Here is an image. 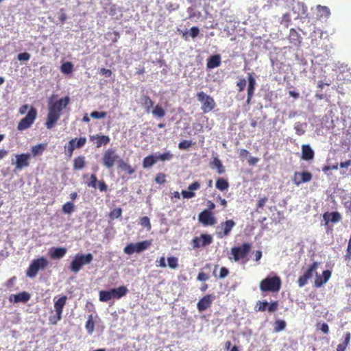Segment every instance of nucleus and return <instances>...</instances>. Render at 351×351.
<instances>
[{"label":"nucleus","instance_id":"obj_36","mask_svg":"<svg viewBox=\"0 0 351 351\" xmlns=\"http://www.w3.org/2000/svg\"><path fill=\"white\" fill-rule=\"evenodd\" d=\"M157 161L156 157L150 155L144 158L143 161V167L144 168H149L152 167Z\"/></svg>","mask_w":351,"mask_h":351},{"label":"nucleus","instance_id":"obj_52","mask_svg":"<svg viewBox=\"0 0 351 351\" xmlns=\"http://www.w3.org/2000/svg\"><path fill=\"white\" fill-rule=\"evenodd\" d=\"M107 113L106 112L93 111L90 113V117L94 119H103L106 117Z\"/></svg>","mask_w":351,"mask_h":351},{"label":"nucleus","instance_id":"obj_35","mask_svg":"<svg viewBox=\"0 0 351 351\" xmlns=\"http://www.w3.org/2000/svg\"><path fill=\"white\" fill-rule=\"evenodd\" d=\"M46 147V144L42 143L32 146L31 148L32 153L34 156L40 155L45 150Z\"/></svg>","mask_w":351,"mask_h":351},{"label":"nucleus","instance_id":"obj_29","mask_svg":"<svg viewBox=\"0 0 351 351\" xmlns=\"http://www.w3.org/2000/svg\"><path fill=\"white\" fill-rule=\"evenodd\" d=\"M117 167L121 171H125L128 175H132L135 172V169L131 165L125 162L123 159H119Z\"/></svg>","mask_w":351,"mask_h":351},{"label":"nucleus","instance_id":"obj_24","mask_svg":"<svg viewBox=\"0 0 351 351\" xmlns=\"http://www.w3.org/2000/svg\"><path fill=\"white\" fill-rule=\"evenodd\" d=\"M199 188V182L195 181L188 186L189 191L183 190L181 194L184 198L190 199L195 196V193L193 192V191L198 190Z\"/></svg>","mask_w":351,"mask_h":351},{"label":"nucleus","instance_id":"obj_26","mask_svg":"<svg viewBox=\"0 0 351 351\" xmlns=\"http://www.w3.org/2000/svg\"><path fill=\"white\" fill-rule=\"evenodd\" d=\"M314 158V152L309 145L302 146V158L305 160H310Z\"/></svg>","mask_w":351,"mask_h":351},{"label":"nucleus","instance_id":"obj_62","mask_svg":"<svg viewBox=\"0 0 351 351\" xmlns=\"http://www.w3.org/2000/svg\"><path fill=\"white\" fill-rule=\"evenodd\" d=\"M267 199H268L267 197H264L260 199L257 202V208H263L265 206V203L267 202Z\"/></svg>","mask_w":351,"mask_h":351},{"label":"nucleus","instance_id":"obj_16","mask_svg":"<svg viewBox=\"0 0 351 351\" xmlns=\"http://www.w3.org/2000/svg\"><path fill=\"white\" fill-rule=\"evenodd\" d=\"M312 173L308 171H296L294 173L292 180L295 185L299 186L302 183L310 182L312 180Z\"/></svg>","mask_w":351,"mask_h":351},{"label":"nucleus","instance_id":"obj_54","mask_svg":"<svg viewBox=\"0 0 351 351\" xmlns=\"http://www.w3.org/2000/svg\"><path fill=\"white\" fill-rule=\"evenodd\" d=\"M245 86H246V80L244 78H241L239 80V81L237 82V86L238 88L239 92L243 91Z\"/></svg>","mask_w":351,"mask_h":351},{"label":"nucleus","instance_id":"obj_34","mask_svg":"<svg viewBox=\"0 0 351 351\" xmlns=\"http://www.w3.org/2000/svg\"><path fill=\"white\" fill-rule=\"evenodd\" d=\"M215 186L219 191H223L228 189L229 183L227 180H226L223 178H219L217 179V180H216Z\"/></svg>","mask_w":351,"mask_h":351},{"label":"nucleus","instance_id":"obj_43","mask_svg":"<svg viewBox=\"0 0 351 351\" xmlns=\"http://www.w3.org/2000/svg\"><path fill=\"white\" fill-rule=\"evenodd\" d=\"M193 145V143L191 141L183 140L180 141L178 144V148L181 150L188 149Z\"/></svg>","mask_w":351,"mask_h":351},{"label":"nucleus","instance_id":"obj_27","mask_svg":"<svg viewBox=\"0 0 351 351\" xmlns=\"http://www.w3.org/2000/svg\"><path fill=\"white\" fill-rule=\"evenodd\" d=\"M13 297V301L15 303L18 302H27L30 299V295L27 292L23 291L20 292L18 294L12 295L10 296V300H12V298Z\"/></svg>","mask_w":351,"mask_h":351},{"label":"nucleus","instance_id":"obj_46","mask_svg":"<svg viewBox=\"0 0 351 351\" xmlns=\"http://www.w3.org/2000/svg\"><path fill=\"white\" fill-rule=\"evenodd\" d=\"M168 265L171 269H176L178 266V258L171 256L167 258Z\"/></svg>","mask_w":351,"mask_h":351},{"label":"nucleus","instance_id":"obj_18","mask_svg":"<svg viewBox=\"0 0 351 351\" xmlns=\"http://www.w3.org/2000/svg\"><path fill=\"white\" fill-rule=\"evenodd\" d=\"M323 221L324 222V226H328L330 222L336 223L339 222L341 219V215L337 212H326L323 214Z\"/></svg>","mask_w":351,"mask_h":351},{"label":"nucleus","instance_id":"obj_63","mask_svg":"<svg viewBox=\"0 0 351 351\" xmlns=\"http://www.w3.org/2000/svg\"><path fill=\"white\" fill-rule=\"evenodd\" d=\"M350 338H351L350 332H346L344 335V341L342 343H343L345 346H346L348 347V346L350 344Z\"/></svg>","mask_w":351,"mask_h":351},{"label":"nucleus","instance_id":"obj_4","mask_svg":"<svg viewBox=\"0 0 351 351\" xmlns=\"http://www.w3.org/2000/svg\"><path fill=\"white\" fill-rule=\"evenodd\" d=\"M128 289L125 286H121L110 290H102L99 291V298L101 302H108L111 299H119L125 296Z\"/></svg>","mask_w":351,"mask_h":351},{"label":"nucleus","instance_id":"obj_21","mask_svg":"<svg viewBox=\"0 0 351 351\" xmlns=\"http://www.w3.org/2000/svg\"><path fill=\"white\" fill-rule=\"evenodd\" d=\"M316 274V278L314 281L313 286L316 288L321 287L324 284L326 283L331 276V271L330 270H324L322 272V277L320 275Z\"/></svg>","mask_w":351,"mask_h":351},{"label":"nucleus","instance_id":"obj_15","mask_svg":"<svg viewBox=\"0 0 351 351\" xmlns=\"http://www.w3.org/2000/svg\"><path fill=\"white\" fill-rule=\"evenodd\" d=\"M66 296L64 295L55 302L54 308L57 316L56 320H54V316L50 317V322L52 324H56L58 321L61 319L63 308L66 304Z\"/></svg>","mask_w":351,"mask_h":351},{"label":"nucleus","instance_id":"obj_5","mask_svg":"<svg viewBox=\"0 0 351 351\" xmlns=\"http://www.w3.org/2000/svg\"><path fill=\"white\" fill-rule=\"evenodd\" d=\"M93 259V256L90 253L77 254L72 260L69 268L73 273H77L82 267L90 263Z\"/></svg>","mask_w":351,"mask_h":351},{"label":"nucleus","instance_id":"obj_28","mask_svg":"<svg viewBox=\"0 0 351 351\" xmlns=\"http://www.w3.org/2000/svg\"><path fill=\"white\" fill-rule=\"evenodd\" d=\"M289 42L295 46H299L301 43V37L298 32L293 28H291L289 35Z\"/></svg>","mask_w":351,"mask_h":351},{"label":"nucleus","instance_id":"obj_7","mask_svg":"<svg viewBox=\"0 0 351 351\" xmlns=\"http://www.w3.org/2000/svg\"><path fill=\"white\" fill-rule=\"evenodd\" d=\"M252 245L249 243H244L240 246L233 247L231 248V254L232 255V259L235 261H239L245 258L250 252ZM232 259L231 257H229Z\"/></svg>","mask_w":351,"mask_h":351},{"label":"nucleus","instance_id":"obj_57","mask_svg":"<svg viewBox=\"0 0 351 351\" xmlns=\"http://www.w3.org/2000/svg\"><path fill=\"white\" fill-rule=\"evenodd\" d=\"M155 181L158 184H163L165 182V175L162 173H159L155 178Z\"/></svg>","mask_w":351,"mask_h":351},{"label":"nucleus","instance_id":"obj_14","mask_svg":"<svg viewBox=\"0 0 351 351\" xmlns=\"http://www.w3.org/2000/svg\"><path fill=\"white\" fill-rule=\"evenodd\" d=\"M235 226V222L232 219L226 220L220 224L216 234L219 238L227 237L230 233L232 229Z\"/></svg>","mask_w":351,"mask_h":351},{"label":"nucleus","instance_id":"obj_49","mask_svg":"<svg viewBox=\"0 0 351 351\" xmlns=\"http://www.w3.org/2000/svg\"><path fill=\"white\" fill-rule=\"evenodd\" d=\"M140 224L147 228L148 230H150L151 229V223H150V221H149V219L148 217H143L142 218H141L140 219Z\"/></svg>","mask_w":351,"mask_h":351},{"label":"nucleus","instance_id":"obj_2","mask_svg":"<svg viewBox=\"0 0 351 351\" xmlns=\"http://www.w3.org/2000/svg\"><path fill=\"white\" fill-rule=\"evenodd\" d=\"M281 285L282 281L278 276H268L260 282L259 288L263 292L277 293L280 290Z\"/></svg>","mask_w":351,"mask_h":351},{"label":"nucleus","instance_id":"obj_8","mask_svg":"<svg viewBox=\"0 0 351 351\" xmlns=\"http://www.w3.org/2000/svg\"><path fill=\"white\" fill-rule=\"evenodd\" d=\"M119 156L114 149H108L103 154L102 164L108 169H112L115 164L118 165Z\"/></svg>","mask_w":351,"mask_h":351},{"label":"nucleus","instance_id":"obj_10","mask_svg":"<svg viewBox=\"0 0 351 351\" xmlns=\"http://www.w3.org/2000/svg\"><path fill=\"white\" fill-rule=\"evenodd\" d=\"M319 265V263L318 262L314 261L304 271V273L299 277L298 283L300 287H303L308 283V280L312 278L313 274L317 273V269Z\"/></svg>","mask_w":351,"mask_h":351},{"label":"nucleus","instance_id":"obj_22","mask_svg":"<svg viewBox=\"0 0 351 351\" xmlns=\"http://www.w3.org/2000/svg\"><path fill=\"white\" fill-rule=\"evenodd\" d=\"M66 254L65 247H51L48 252L49 256L51 259H60L64 257Z\"/></svg>","mask_w":351,"mask_h":351},{"label":"nucleus","instance_id":"obj_19","mask_svg":"<svg viewBox=\"0 0 351 351\" xmlns=\"http://www.w3.org/2000/svg\"><path fill=\"white\" fill-rule=\"evenodd\" d=\"M215 296L207 294L202 298L197 304V308L199 312H202L208 309L212 304Z\"/></svg>","mask_w":351,"mask_h":351},{"label":"nucleus","instance_id":"obj_6","mask_svg":"<svg viewBox=\"0 0 351 351\" xmlns=\"http://www.w3.org/2000/svg\"><path fill=\"white\" fill-rule=\"evenodd\" d=\"M196 96L197 100L201 103V109L204 113H208L216 107L214 99L204 92H198Z\"/></svg>","mask_w":351,"mask_h":351},{"label":"nucleus","instance_id":"obj_64","mask_svg":"<svg viewBox=\"0 0 351 351\" xmlns=\"http://www.w3.org/2000/svg\"><path fill=\"white\" fill-rule=\"evenodd\" d=\"M99 73L104 75H105L106 77H110L112 75V71L110 69H105V68H101L100 69V71Z\"/></svg>","mask_w":351,"mask_h":351},{"label":"nucleus","instance_id":"obj_3","mask_svg":"<svg viewBox=\"0 0 351 351\" xmlns=\"http://www.w3.org/2000/svg\"><path fill=\"white\" fill-rule=\"evenodd\" d=\"M49 265V261L44 256H40L32 261L26 270V276L30 278H35L39 271L45 270Z\"/></svg>","mask_w":351,"mask_h":351},{"label":"nucleus","instance_id":"obj_31","mask_svg":"<svg viewBox=\"0 0 351 351\" xmlns=\"http://www.w3.org/2000/svg\"><path fill=\"white\" fill-rule=\"evenodd\" d=\"M152 244V240H145L141 242L135 243L136 245V252L140 253L147 249H148Z\"/></svg>","mask_w":351,"mask_h":351},{"label":"nucleus","instance_id":"obj_12","mask_svg":"<svg viewBox=\"0 0 351 351\" xmlns=\"http://www.w3.org/2000/svg\"><path fill=\"white\" fill-rule=\"evenodd\" d=\"M31 154L29 153L16 154V160L14 162L12 160V164L15 165V168L17 170H21L29 165V159Z\"/></svg>","mask_w":351,"mask_h":351},{"label":"nucleus","instance_id":"obj_40","mask_svg":"<svg viewBox=\"0 0 351 351\" xmlns=\"http://www.w3.org/2000/svg\"><path fill=\"white\" fill-rule=\"evenodd\" d=\"M317 10L322 17L328 18L330 14V10L326 6H322L319 5L317 6Z\"/></svg>","mask_w":351,"mask_h":351},{"label":"nucleus","instance_id":"obj_55","mask_svg":"<svg viewBox=\"0 0 351 351\" xmlns=\"http://www.w3.org/2000/svg\"><path fill=\"white\" fill-rule=\"evenodd\" d=\"M17 58L19 61H28L30 59V54L27 52H23L18 54Z\"/></svg>","mask_w":351,"mask_h":351},{"label":"nucleus","instance_id":"obj_61","mask_svg":"<svg viewBox=\"0 0 351 351\" xmlns=\"http://www.w3.org/2000/svg\"><path fill=\"white\" fill-rule=\"evenodd\" d=\"M228 274H229V271H228V269L226 267H223L221 268L220 272H219V278H224Z\"/></svg>","mask_w":351,"mask_h":351},{"label":"nucleus","instance_id":"obj_13","mask_svg":"<svg viewBox=\"0 0 351 351\" xmlns=\"http://www.w3.org/2000/svg\"><path fill=\"white\" fill-rule=\"evenodd\" d=\"M213 242V237L208 234H202L200 237H195L193 239L191 243L193 248H199L209 245Z\"/></svg>","mask_w":351,"mask_h":351},{"label":"nucleus","instance_id":"obj_48","mask_svg":"<svg viewBox=\"0 0 351 351\" xmlns=\"http://www.w3.org/2000/svg\"><path fill=\"white\" fill-rule=\"evenodd\" d=\"M76 141V138H72L71 140H70L69 141V144H68V146H67V155L69 156H71L72 154H73V152L74 151V149H75V147H74V143H75Z\"/></svg>","mask_w":351,"mask_h":351},{"label":"nucleus","instance_id":"obj_33","mask_svg":"<svg viewBox=\"0 0 351 351\" xmlns=\"http://www.w3.org/2000/svg\"><path fill=\"white\" fill-rule=\"evenodd\" d=\"M212 168H216L219 174H223L225 172V167L221 161L218 158H215L210 163Z\"/></svg>","mask_w":351,"mask_h":351},{"label":"nucleus","instance_id":"obj_60","mask_svg":"<svg viewBox=\"0 0 351 351\" xmlns=\"http://www.w3.org/2000/svg\"><path fill=\"white\" fill-rule=\"evenodd\" d=\"M199 29L197 27H193L190 29V35L192 38H195L198 36Z\"/></svg>","mask_w":351,"mask_h":351},{"label":"nucleus","instance_id":"obj_30","mask_svg":"<svg viewBox=\"0 0 351 351\" xmlns=\"http://www.w3.org/2000/svg\"><path fill=\"white\" fill-rule=\"evenodd\" d=\"M141 101L142 106L147 112H149V110L154 107V101L147 95H143L141 98Z\"/></svg>","mask_w":351,"mask_h":351},{"label":"nucleus","instance_id":"obj_1","mask_svg":"<svg viewBox=\"0 0 351 351\" xmlns=\"http://www.w3.org/2000/svg\"><path fill=\"white\" fill-rule=\"evenodd\" d=\"M69 102V97L66 96L49 105V112L45 123L47 129H51L56 124L60 117L61 111L68 106Z\"/></svg>","mask_w":351,"mask_h":351},{"label":"nucleus","instance_id":"obj_51","mask_svg":"<svg viewBox=\"0 0 351 351\" xmlns=\"http://www.w3.org/2000/svg\"><path fill=\"white\" fill-rule=\"evenodd\" d=\"M122 213V210L120 208H115L112 210L110 213V217L111 219H117L119 218Z\"/></svg>","mask_w":351,"mask_h":351},{"label":"nucleus","instance_id":"obj_17","mask_svg":"<svg viewBox=\"0 0 351 351\" xmlns=\"http://www.w3.org/2000/svg\"><path fill=\"white\" fill-rule=\"evenodd\" d=\"M199 221L204 226H213L216 223V219L213 213L208 210H204L199 215Z\"/></svg>","mask_w":351,"mask_h":351},{"label":"nucleus","instance_id":"obj_23","mask_svg":"<svg viewBox=\"0 0 351 351\" xmlns=\"http://www.w3.org/2000/svg\"><path fill=\"white\" fill-rule=\"evenodd\" d=\"M90 140L93 142L95 141L96 147H101L102 145H106L110 143V138L108 136L106 135H93L90 136Z\"/></svg>","mask_w":351,"mask_h":351},{"label":"nucleus","instance_id":"obj_56","mask_svg":"<svg viewBox=\"0 0 351 351\" xmlns=\"http://www.w3.org/2000/svg\"><path fill=\"white\" fill-rule=\"evenodd\" d=\"M267 1V4L263 6V9H269L273 5H278L280 0H265Z\"/></svg>","mask_w":351,"mask_h":351},{"label":"nucleus","instance_id":"obj_42","mask_svg":"<svg viewBox=\"0 0 351 351\" xmlns=\"http://www.w3.org/2000/svg\"><path fill=\"white\" fill-rule=\"evenodd\" d=\"M85 327L89 334L93 333L95 328V323L92 315H90L88 319L86 321Z\"/></svg>","mask_w":351,"mask_h":351},{"label":"nucleus","instance_id":"obj_53","mask_svg":"<svg viewBox=\"0 0 351 351\" xmlns=\"http://www.w3.org/2000/svg\"><path fill=\"white\" fill-rule=\"evenodd\" d=\"M90 181L87 184L88 186L93 187L94 189L97 188V184H98L97 178L95 174H91L90 176Z\"/></svg>","mask_w":351,"mask_h":351},{"label":"nucleus","instance_id":"obj_50","mask_svg":"<svg viewBox=\"0 0 351 351\" xmlns=\"http://www.w3.org/2000/svg\"><path fill=\"white\" fill-rule=\"evenodd\" d=\"M86 137H80L79 138H76V141L74 143V147L75 148H81L86 144Z\"/></svg>","mask_w":351,"mask_h":351},{"label":"nucleus","instance_id":"obj_58","mask_svg":"<svg viewBox=\"0 0 351 351\" xmlns=\"http://www.w3.org/2000/svg\"><path fill=\"white\" fill-rule=\"evenodd\" d=\"M209 276L204 272H199L197 275V280L202 282H205L208 280Z\"/></svg>","mask_w":351,"mask_h":351},{"label":"nucleus","instance_id":"obj_9","mask_svg":"<svg viewBox=\"0 0 351 351\" xmlns=\"http://www.w3.org/2000/svg\"><path fill=\"white\" fill-rule=\"evenodd\" d=\"M36 117L37 110L34 107L32 106L27 115L19 121L17 130L19 131H23L29 128L36 120Z\"/></svg>","mask_w":351,"mask_h":351},{"label":"nucleus","instance_id":"obj_32","mask_svg":"<svg viewBox=\"0 0 351 351\" xmlns=\"http://www.w3.org/2000/svg\"><path fill=\"white\" fill-rule=\"evenodd\" d=\"M86 165L85 157L80 156L73 160V169L75 170L82 169Z\"/></svg>","mask_w":351,"mask_h":351},{"label":"nucleus","instance_id":"obj_25","mask_svg":"<svg viewBox=\"0 0 351 351\" xmlns=\"http://www.w3.org/2000/svg\"><path fill=\"white\" fill-rule=\"evenodd\" d=\"M221 64V56L219 54H215L210 56L207 60L206 68L208 69H213L219 66Z\"/></svg>","mask_w":351,"mask_h":351},{"label":"nucleus","instance_id":"obj_41","mask_svg":"<svg viewBox=\"0 0 351 351\" xmlns=\"http://www.w3.org/2000/svg\"><path fill=\"white\" fill-rule=\"evenodd\" d=\"M152 114L156 117H163L165 115V110L159 105H156L152 110Z\"/></svg>","mask_w":351,"mask_h":351},{"label":"nucleus","instance_id":"obj_38","mask_svg":"<svg viewBox=\"0 0 351 351\" xmlns=\"http://www.w3.org/2000/svg\"><path fill=\"white\" fill-rule=\"evenodd\" d=\"M62 210L65 214H71L75 211V205L73 203L68 202L62 206Z\"/></svg>","mask_w":351,"mask_h":351},{"label":"nucleus","instance_id":"obj_45","mask_svg":"<svg viewBox=\"0 0 351 351\" xmlns=\"http://www.w3.org/2000/svg\"><path fill=\"white\" fill-rule=\"evenodd\" d=\"M135 243H129L123 249L125 254L130 255L136 252Z\"/></svg>","mask_w":351,"mask_h":351},{"label":"nucleus","instance_id":"obj_44","mask_svg":"<svg viewBox=\"0 0 351 351\" xmlns=\"http://www.w3.org/2000/svg\"><path fill=\"white\" fill-rule=\"evenodd\" d=\"M286 327V322L284 320H276L275 322L274 330L280 332L283 330Z\"/></svg>","mask_w":351,"mask_h":351},{"label":"nucleus","instance_id":"obj_11","mask_svg":"<svg viewBox=\"0 0 351 351\" xmlns=\"http://www.w3.org/2000/svg\"><path fill=\"white\" fill-rule=\"evenodd\" d=\"M279 304L278 301H273L269 303L267 301H258L255 305V311L264 312L267 311L269 313H274L278 309Z\"/></svg>","mask_w":351,"mask_h":351},{"label":"nucleus","instance_id":"obj_39","mask_svg":"<svg viewBox=\"0 0 351 351\" xmlns=\"http://www.w3.org/2000/svg\"><path fill=\"white\" fill-rule=\"evenodd\" d=\"M342 204L346 208V213H351V196H343L342 197Z\"/></svg>","mask_w":351,"mask_h":351},{"label":"nucleus","instance_id":"obj_47","mask_svg":"<svg viewBox=\"0 0 351 351\" xmlns=\"http://www.w3.org/2000/svg\"><path fill=\"white\" fill-rule=\"evenodd\" d=\"M173 158V154L170 153V152H167L163 154H159L156 156L157 160H160L162 161L169 160Z\"/></svg>","mask_w":351,"mask_h":351},{"label":"nucleus","instance_id":"obj_20","mask_svg":"<svg viewBox=\"0 0 351 351\" xmlns=\"http://www.w3.org/2000/svg\"><path fill=\"white\" fill-rule=\"evenodd\" d=\"M247 97L246 100L247 104H250L251 103V100L254 95L255 86H256V80L254 77L253 73H248L247 75Z\"/></svg>","mask_w":351,"mask_h":351},{"label":"nucleus","instance_id":"obj_59","mask_svg":"<svg viewBox=\"0 0 351 351\" xmlns=\"http://www.w3.org/2000/svg\"><path fill=\"white\" fill-rule=\"evenodd\" d=\"M98 189L101 192L107 191L108 186L104 180L98 182Z\"/></svg>","mask_w":351,"mask_h":351},{"label":"nucleus","instance_id":"obj_37","mask_svg":"<svg viewBox=\"0 0 351 351\" xmlns=\"http://www.w3.org/2000/svg\"><path fill=\"white\" fill-rule=\"evenodd\" d=\"M60 70L64 74L71 73L73 70V65L70 62H64L61 65Z\"/></svg>","mask_w":351,"mask_h":351}]
</instances>
